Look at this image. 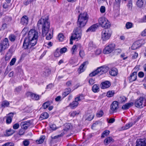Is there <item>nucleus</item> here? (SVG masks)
<instances>
[{"label":"nucleus","mask_w":146,"mask_h":146,"mask_svg":"<svg viewBox=\"0 0 146 146\" xmlns=\"http://www.w3.org/2000/svg\"><path fill=\"white\" fill-rule=\"evenodd\" d=\"M42 25V33L43 36H46V39L50 40L53 36L52 31L50 30V23L48 15H45L39 20L37 23L38 28L40 25Z\"/></svg>","instance_id":"f257e3e1"},{"label":"nucleus","mask_w":146,"mask_h":146,"mask_svg":"<svg viewBox=\"0 0 146 146\" xmlns=\"http://www.w3.org/2000/svg\"><path fill=\"white\" fill-rule=\"evenodd\" d=\"M88 15L87 13H80L78 16L77 25L78 27L81 28L84 26L88 21Z\"/></svg>","instance_id":"f03ea898"},{"label":"nucleus","mask_w":146,"mask_h":146,"mask_svg":"<svg viewBox=\"0 0 146 146\" xmlns=\"http://www.w3.org/2000/svg\"><path fill=\"white\" fill-rule=\"evenodd\" d=\"M108 70V67L102 66L98 68L96 70L92 72L89 74V76H90L93 77L98 74L99 75H101L106 73Z\"/></svg>","instance_id":"7ed1b4c3"},{"label":"nucleus","mask_w":146,"mask_h":146,"mask_svg":"<svg viewBox=\"0 0 146 146\" xmlns=\"http://www.w3.org/2000/svg\"><path fill=\"white\" fill-rule=\"evenodd\" d=\"M134 105L137 108H142L146 106V99L143 97H140L135 100Z\"/></svg>","instance_id":"20e7f679"},{"label":"nucleus","mask_w":146,"mask_h":146,"mask_svg":"<svg viewBox=\"0 0 146 146\" xmlns=\"http://www.w3.org/2000/svg\"><path fill=\"white\" fill-rule=\"evenodd\" d=\"M84 99V98L83 95L82 94L80 95L77 97L75 98L74 101L70 103L69 104L68 106L72 109H74L78 106L79 104L78 102L81 101Z\"/></svg>","instance_id":"39448f33"},{"label":"nucleus","mask_w":146,"mask_h":146,"mask_svg":"<svg viewBox=\"0 0 146 146\" xmlns=\"http://www.w3.org/2000/svg\"><path fill=\"white\" fill-rule=\"evenodd\" d=\"M82 34L81 29L80 28L77 27L74 30L71 36L74 38V40H78L80 39Z\"/></svg>","instance_id":"423d86ee"},{"label":"nucleus","mask_w":146,"mask_h":146,"mask_svg":"<svg viewBox=\"0 0 146 146\" xmlns=\"http://www.w3.org/2000/svg\"><path fill=\"white\" fill-rule=\"evenodd\" d=\"M111 31L108 29L104 30L102 33V38L103 40L106 41L109 39L111 35Z\"/></svg>","instance_id":"0eeeda50"},{"label":"nucleus","mask_w":146,"mask_h":146,"mask_svg":"<svg viewBox=\"0 0 146 146\" xmlns=\"http://www.w3.org/2000/svg\"><path fill=\"white\" fill-rule=\"evenodd\" d=\"M72 128V125L70 123H66L64 125V127L62 130V132L60 135L55 136L54 138L62 136L66 133L67 131L71 130Z\"/></svg>","instance_id":"6e6552de"},{"label":"nucleus","mask_w":146,"mask_h":146,"mask_svg":"<svg viewBox=\"0 0 146 146\" xmlns=\"http://www.w3.org/2000/svg\"><path fill=\"white\" fill-rule=\"evenodd\" d=\"M29 40L26 37L25 38L23 42V47L25 49L29 50V53L32 50L33 48L30 44Z\"/></svg>","instance_id":"1a4fd4ad"},{"label":"nucleus","mask_w":146,"mask_h":146,"mask_svg":"<svg viewBox=\"0 0 146 146\" xmlns=\"http://www.w3.org/2000/svg\"><path fill=\"white\" fill-rule=\"evenodd\" d=\"M115 45L114 44H111L106 46L104 50V54H108L111 52L115 48Z\"/></svg>","instance_id":"9d476101"},{"label":"nucleus","mask_w":146,"mask_h":146,"mask_svg":"<svg viewBox=\"0 0 146 146\" xmlns=\"http://www.w3.org/2000/svg\"><path fill=\"white\" fill-rule=\"evenodd\" d=\"M38 32L35 29H31L29 32L28 36L26 37L29 38L30 39L34 38L37 39L38 37Z\"/></svg>","instance_id":"9b49d317"},{"label":"nucleus","mask_w":146,"mask_h":146,"mask_svg":"<svg viewBox=\"0 0 146 146\" xmlns=\"http://www.w3.org/2000/svg\"><path fill=\"white\" fill-rule=\"evenodd\" d=\"M119 108L118 103L117 101H114L111 104L110 106V113H112L115 112Z\"/></svg>","instance_id":"f8f14e48"},{"label":"nucleus","mask_w":146,"mask_h":146,"mask_svg":"<svg viewBox=\"0 0 146 146\" xmlns=\"http://www.w3.org/2000/svg\"><path fill=\"white\" fill-rule=\"evenodd\" d=\"M9 46L8 40L7 38H5L0 44V52L2 51L3 49H5Z\"/></svg>","instance_id":"ddd939ff"},{"label":"nucleus","mask_w":146,"mask_h":146,"mask_svg":"<svg viewBox=\"0 0 146 146\" xmlns=\"http://www.w3.org/2000/svg\"><path fill=\"white\" fill-rule=\"evenodd\" d=\"M32 121L29 120L21 122L20 125L23 129L25 130L32 125Z\"/></svg>","instance_id":"4468645a"},{"label":"nucleus","mask_w":146,"mask_h":146,"mask_svg":"<svg viewBox=\"0 0 146 146\" xmlns=\"http://www.w3.org/2000/svg\"><path fill=\"white\" fill-rule=\"evenodd\" d=\"M135 146H146V138L137 140Z\"/></svg>","instance_id":"2eb2a0df"},{"label":"nucleus","mask_w":146,"mask_h":146,"mask_svg":"<svg viewBox=\"0 0 146 146\" xmlns=\"http://www.w3.org/2000/svg\"><path fill=\"white\" fill-rule=\"evenodd\" d=\"M111 86V83L108 81H106L102 82L101 84V88L102 89H104L108 88Z\"/></svg>","instance_id":"dca6fc26"},{"label":"nucleus","mask_w":146,"mask_h":146,"mask_svg":"<svg viewBox=\"0 0 146 146\" xmlns=\"http://www.w3.org/2000/svg\"><path fill=\"white\" fill-rule=\"evenodd\" d=\"M27 96H30L31 98L35 100H38L39 98V96L36 94H35L31 92H29L27 93Z\"/></svg>","instance_id":"f3484780"},{"label":"nucleus","mask_w":146,"mask_h":146,"mask_svg":"<svg viewBox=\"0 0 146 146\" xmlns=\"http://www.w3.org/2000/svg\"><path fill=\"white\" fill-rule=\"evenodd\" d=\"M137 74L136 72H133L128 78L130 82H131L135 81L137 79Z\"/></svg>","instance_id":"a211bd4d"},{"label":"nucleus","mask_w":146,"mask_h":146,"mask_svg":"<svg viewBox=\"0 0 146 146\" xmlns=\"http://www.w3.org/2000/svg\"><path fill=\"white\" fill-rule=\"evenodd\" d=\"M28 17L26 15H24L22 17L21 23L22 25H26L28 24Z\"/></svg>","instance_id":"6ab92c4d"},{"label":"nucleus","mask_w":146,"mask_h":146,"mask_svg":"<svg viewBox=\"0 0 146 146\" xmlns=\"http://www.w3.org/2000/svg\"><path fill=\"white\" fill-rule=\"evenodd\" d=\"M133 105L134 103L132 102L127 103L122 106L121 109L123 110H127L133 106Z\"/></svg>","instance_id":"aec40b11"},{"label":"nucleus","mask_w":146,"mask_h":146,"mask_svg":"<svg viewBox=\"0 0 146 146\" xmlns=\"http://www.w3.org/2000/svg\"><path fill=\"white\" fill-rule=\"evenodd\" d=\"M88 61H86L84 62L80 66L79 68H78V71L79 73H80L83 72L85 69L84 68L85 66L88 64Z\"/></svg>","instance_id":"412c9836"},{"label":"nucleus","mask_w":146,"mask_h":146,"mask_svg":"<svg viewBox=\"0 0 146 146\" xmlns=\"http://www.w3.org/2000/svg\"><path fill=\"white\" fill-rule=\"evenodd\" d=\"M13 116V113H9L7 117L6 122L7 124H9L11 123L12 121V118Z\"/></svg>","instance_id":"4be33fe9"},{"label":"nucleus","mask_w":146,"mask_h":146,"mask_svg":"<svg viewBox=\"0 0 146 146\" xmlns=\"http://www.w3.org/2000/svg\"><path fill=\"white\" fill-rule=\"evenodd\" d=\"M113 140L111 137H108L106 138L104 141V143L106 145H107L110 143L113 142Z\"/></svg>","instance_id":"5701e85b"},{"label":"nucleus","mask_w":146,"mask_h":146,"mask_svg":"<svg viewBox=\"0 0 146 146\" xmlns=\"http://www.w3.org/2000/svg\"><path fill=\"white\" fill-rule=\"evenodd\" d=\"M110 74L112 76H115L118 74V70L116 68H112L110 71Z\"/></svg>","instance_id":"b1692460"},{"label":"nucleus","mask_w":146,"mask_h":146,"mask_svg":"<svg viewBox=\"0 0 146 146\" xmlns=\"http://www.w3.org/2000/svg\"><path fill=\"white\" fill-rule=\"evenodd\" d=\"M51 70L48 68H45L43 72V75L46 77H48L50 73Z\"/></svg>","instance_id":"393cba45"},{"label":"nucleus","mask_w":146,"mask_h":146,"mask_svg":"<svg viewBox=\"0 0 146 146\" xmlns=\"http://www.w3.org/2000/svg\"><path fill=\"white\" fill-rule=\"evenodd\" d=\"M98 27V26L97 25H93L87 29L86 31V32L89 31L94 32L95 31Z\"/></svg>","instance_id":"a878e982"},{"label":"nucleus","mask_w":146,"mask_h":146,"mask_svg":"<svg viewBox=\"0 0 146 146\" xmlns=\"http://www.w3.org/2000/svg\"><path fill=\"white\" fill-rule=\"evenodd\" d=\"M107 20L104 17H102L99 18L98 22L99 24L101 26Z\"/></svg>","instance_id":"bb28decb"},{"label":"nucleus","mask_w":146,"mask_h":146,"mask_svg":"<svg viewBox=\"0 0 146 146\" xmlns=\"http://www.w3.org/2000/svg\"><path fill=\"white\" fill-rule=\"evenodd\" d=\"M27 39H29V42L31 44L33 47L36 44L37 42V39L32 38V39H30L29 38H27Z\"/></svg>","instance_id":"cd10ccee"},{"label":"nucleus","mask_w":146,"mask_h":146,"mask_svg":"<svg viewBox=\"0 0 146 146\" xmlns=\"http://www.w3.org/2000/svg\"><path fill=\"white\" fill-rule=\"evenodd\" d=\"M101 27H102L104 28L105 29H108L110 27V23L107 19V20L106 21V22H105L104 24H103Z\"/></svg>","instance_id":"c85d7f7f"},{"label":"nucleus","mask_w":146,"mask_h":146,"mask_svg":"<svg viewBox=\"0 0 146 146\" xmlns=\"http://www.w3.org/2000/svg\"><path fill=\"white\" fill-rule=\"evenodd\" d=\"M139 42H135L132 46L131 48L132 50H134L139 47Z\"/></svg>","instance_id":"c756f323"},{"label":"nucleus","mask_w":146,"mask_h":146,"mask_svg":"<svg viewBox=\"0 0 146 146\" xmlns=\"http://www.w3.org/2000/svg\"><path fill=\"white\" fill-rule=\"evenodd\" d=\"M92 90L94 92H96L99 90V86L97 84L94 85L92 87Z\"/></svg>","instance_id":"7c9ffc66"},{"label":"nucleus","mask_w":146,"mask_h":146,"mask_svg":"<svg viewBox=\"0 0 146 146\" xmlns=\"http://www.w3.org/2000/svg\"><path fill=\"white\" fill-rule=\"evenodd\" d=\"M134 124L132 122L126 124L125 126L123 127H122L123 130L127 129H129L130 127L132 126Z\"/></svg>","instance_id":"2f4dec72"},{"label":"nucleus","mask_w":146,"mask_h":146,"mask_svg":"<svg viewBox=\"0 0 146 146\" xmlns=\"http://www.w3.org/2000/svg\"><path fill=\"white\" fill-rule=\"evenodd\" d=\"M95 46L93 42H90L88 44V49L90 50H91L95 48Z\"/></svg>","instance_id":"473e14b6"},{"label":"nucleus","mask_w":146,"mask_h":146,"mask_svg":"<svg viewBox=\"0 0 146 146\" xmlns=\"http://www.w3.org/2000/svg\"><path fill=\"white\" fill-rule=\"evenodd\" d=\"M48 117V114L47 112H44L41 114L40 117L42 119H46Z\"/></svg>","instance_id":"72a5a7b5"},{"label":"nucleus","mask_w":146,"mask_h":146,"mask_svg":"<svg viewBox=\"0 0 146 146\" xmlns=\"http://www.w3.org/2000/svg\"><path fill=\"white\" fill-rule=\"evenodd\" d=\"M143 4V0H138L136 2V5L138 7H141Z\"/></svg>","instance_id":"f704fd0d"},{"label":"nucleus","mask_w":146,"mask_h":146,"mask_svg":"<svg viewBox=\"0 0 146 146\" xmlns=\"http://www.w3.org/2000/svg\"><path fill=\"white\" fill-rule=\"evenodd\" d=\"M71 91V89L70 88L65 89L64 92L63 94L64 97H66L70 93Z\"/></svg>","instance_id":"c9c22d12"},{"label":"nucleus","mask_w":146,"mask_h":146,"mask_svg":"<svg viewBox=\"0 0 146 146\" xmlns=\"http://www.w3.org/2000/svg\"><path fill=\"white\" fill-rule=\"evenodd\" d=\"M127 99L124 96L120 97L119 99V101L121 103L125 102L127 100Z\"/></svg>","instance_id":"e433bc0d"},{"label":"nucleus","mask_w":146,"mask_h":146,"mask_svg":"<svg viewBox=\"0 0 146 146\" xmlns=\"http://www.w3.org/2000/svg\"><path fill=\"white\" fill-rule=\"evenodd\" d=\"M9 102L5 100L2 102L1 106L2 107L4 108L6 107H7L9 105Z\"/></svg>","instance_id":"4c0bfd02"},{"label":"nucleus","mask_w":146,"mask_h":146,"mask_svg":"<svg viewBox=\"0 0 146 146\" xmlns=\"http://www.w3.org/2000/svg\"><path fill=\"white\" fill-rule=\"evenodd\" d=\"M77 45H74L73 46L71 49L72 53V54H75L77 50Z\"/></svg>","instance_id":"58836bf2"},{"label":"nucleus","mask_w":146,"mask_h":146,"mask_svg":"<svg viewBox=\"0 0 146 146\" xmlns=\"http://www.w3.org/2000/svg\"><path fill=\"white\" fill-rule=\"evenodd\" d=\"M60 52L59 48H57L54 53V56L56 57H59L60 56Z\"/></svg>","instance_id":"ea45409f"},{"label":"nucleus","mask_w":146,"mask_h":146,"mask_svg":"<svg viewBox=\"0 0 146 146\" xmlns=\"http://www.w3.org/2000/svg\"><path fill=\"white\" fill-rule=\"evenodd\" d=\"M110 131L108 130H106L104 131L102 133L101 137L102 138H104L105 136H108L110 133Z\"/></svg>","instance_id":"a19ab883"},{"label":"nucleus","mask_w":146,"mask_h":146,"mask_svg":"<svg viewBox=\"0 0 146 146\" xmlns=\"http://www.w3.org/2000/svg\"><path fill=\"white\" fill-rule=\"evenodd\" d=\"M133 24L130 22H127L125 24V27L127 29L131 28L133 27Z\"/></svg>","instance_id":"79ce46f5"},{"label":"nucleus","mask_w":146,"mask_h":146,"mask_svg":"<svg viewBox=\"0 0 146 146\" xmlns=\"http://www.w3.org/2000/svg\"><path fill=\"white\" fill-rule=\"evenodd\" d=\"M22 90V86H18L15 88L14 92L16 93H19Z\"/></svg>","instance_id":"37998d69"},{"label":"nucleus","mask_w":146,"mask_h":146,"mask_svg":"<svg viewBox=\"0 0 146 146\" xmlns=\"http://www.w3.org/2000/svg\"><path fill=\"white\" fill-rule=\"evenodd\" d=\"M11 57V54L10 53H7L6 55L5 59L6 61L9 60Z\"/></svg>","instance_id":"c03bdc74"},{"label":"nucleus","mask_w":146,"mask_h":146,"mask_svg":"<svg viewBox=\"0 0 146 146\" xmlns=\"http://www.w3.org/2000/svg\"><path fill=\"white\" fill-rule=\"evenodd\" d=\"M120 3L115 2L114 3V8L117 10L119 9L120 6Z\"/></svg>","instance_id":"a18cd8bd"},{"label":"nucleus","mask_w":146,"mask_h":146,"mask_svg":"<svg viewBox=\"0 0 146 146\" xmlns=\"http://www.w3.org/2000/svg\"><path fill=\"white\" fill-rule=\"evenodd\" d=\"M59 40L60 41H62L64 38V36L62 33L59 34L58 36Z\"/></svg>","instance_id":"49530a36"},{"label":"nucleus","mask_w":146,"mask_h":146,"mask_svg":"<svg viewBox=\"0 0 146 146\" xmlns=\"http://www.w3.org/2000/svg\"><path fill=\"white\" fill-rule=\"evenodd\" d=\"M114 94V91H109L107 92V96L108 97H110L113 96Z\"/></svg>","instance_id":"de8ad7c7"},{"label":"nucleus","mask_w":146,"mask_h":146,"mask_svg":"<svg viewBox=\"0 0 146 146\" xmlns=\"http://www.w3.org/2000/svg\"><path fill=\"white\" fill-rule=\"evenodd\" d=\"M34 0H25L24 1V4L25 5H27L30 3H31L33 2Z\"/></svg>","instance_id":"09e8293b"},{"label":"nucleus","mask_w":146,"mask_h":146,"mask_svg":"<svg viewBox=\"0 0 146 146\" xmlns=\"http://www.w3.org/2000/svg\"><path fill=\"white\" fill-rule=\"evenodd\" d=\"M45 138V136L44 135L41 136L39 140L38 141V143L41 144L44 141Z\"/></svg>","instance_id":"8fccbe9b"},{"label":"nucleus","mask_w":146,"mask_h":146,"mask_svg":"<svg viewBox=\"0 0 146 146\" xmlns=\"http://www.w3.org/2000/svg\"><path fill=\"white\" fill-rule=\"evenodd\" d=\"M127 6L129 9H132V2L131 0L129 1Z\"/></svg>","instance_id":"3c124183"},{"label":"nucleus","mask_w":146,"mask_h":146,"mask_svg":"<svg viewBox=\"0 0 146 146\" xmlns=\"http://www.w3.org/2000/svg\"><path fill=\"white\" fill-rule=\"evenodd\" d=\"M50 104L49 102H46L44 103L42 105L43 108L45 109L47 108L49 106Z\"/></svg>","instance_id":"603ef678"},{"label":"nucleus","mask_w":146,"mask_h":146,"mask_svg":"<svg viewBox=\"0 0 146 146\" xmlns=\"http://www.w3.org/2000/svg\"><path fill=\"white\" fill-rule=\"evenodd\" d=\"M16 38L15 36L13 35H11L9 36V38L11 41H15Z\"/></svg>","instance_id":"864d4df0"},{"label":"nucleus","mask_w":146,"mask_h":146,"mask_svg":"<svg viewBox=\"0 0 146 146\" xmlns=\"http://www.w3.org/2000/svg\"><path fill=\"white\" fill-rule=\"evenodd\" d=\"M104 114V113L102 110H100L96 114V116L98 117H102Z\"/></svg>","instance_id":"5fc2aeb1"},{"label":"nucleus","mask_w":146,"mask_h":146,"mask_svg":"<svg viewBox=\"0 0 146 146\" xmlns=\"http://www.w3.org/2000/svg\"><path fill=\"white\" fill-rule=\"evenodd\" d=\"M139 22L140 23L146 22V15L145 16L139 19Z\"/></svg>","instance_id":"6e6d98bb"},{"label":"nucleus","mask_w":146,"mask_h":146,"mask_svg":"<svg viewBox=\"0 0 146 146\" xmlns=\"http://www.w3.org/2000/svg\"><path fill=\"white\" fill-rule=\"evenodd\" d=\"M67 51V48L65 47H64L61 48L59 50L61 54H62L65 53Z\"/></svg>","instance_id":"4d7b16f0"},{"label":"nucleus","mask_w":146,"mask_h":146,"mask_svg":"<svg viewBox=\"0 0 146 146\" xmlns=\"http://www.w3.org/2000/svg\"><path fill=\"white\" fill-rule=\"evenodd\" d=\"M14 133L13 131L12 130L10 129L7 131V134L8 136L12 135Z\"/></svg>","instance_id":"13d9d810"},{"label":"nucleus","mask_w":146,"mask_h":146,"mask_svg":"<svg viewBox=\"0 0 146 146\" xmlns=\"http://www.w3.org/2000/svg\"><path fill=\"white\" fill-rule=\"evenodd\" d=\"M94 116V114H91L86 119L89 121H91L93 119Z\"/></svg>","instance_id":"bf43d9fd"},{"label":"nucleus","mask_w":146,"mask_h":146,"mask_svg":"<svg viewBox=\"0 0 146 146\" xmlns=\"http://www.w3.org/2000/svg\"><path fill=\"white\" fill-rule=\"evenodd\" d=\"M14 144L11 142H7L3 145L2 146H14Z\"/></svg>","instance_id":"052dcab7"},{"label":"nucleus","mask_w":146,"mask_h":146,"mask_svg":"<svg viewBox=\"0 0 146 146\" xmlns=\"http://www.w3.org/2000/svg\"><path fill=\"white\" fill-rule=\"evenodd\" d=\"M16 60V59L15 58H13L11 60L10 62V65L11 66H12L15 63Z\"/></svg>","instance_id":"680f3d73"},{"label":"nucleus","mask_w":146,"mask_h":146,"mask_svg":"<svg viewBox=\"0 0 146 146\" xmlns=\"http://www.w3.org/2000/svg\"><path fill=\"white\" fill-rule=\"evenodd\" d=\"M23 145L25 146H27L29 144V141L27 140H25L23 141Z\"/></svg>","instance_id":"e2e57ef3"},{"label":"nucleus","mask_w":146,"mask_h":146,"mask_svg":"<svg viewBox=\"0 0 146 146\" xmlns=\"http://www.w3.org/2000/svg\"><path fill=\"white\" fill-rule=\"evenodd\" d=\"M106 10L105 7L104 6H102L100 9V11L101 13H104L105 12Z\"/></svg>","instance_id":"0e129e2a"},{"label":"nucleus","mask_w":146,"mask_h":146,"mask_svg":"<svg viewBox=\"0 0 146 146\" xmlns=\"http://www.w3.org/2000/svg\"><path fill=\"white\" fill-rule=\"evenodd\" d=\"M132 55L133 59H135L137 57L138 54L136 52H135L133 54H132Z\"/></svg>","instance_id":"69168bd1"},{"label":"nucleus","mask_w":146,"mask_h":146,"mask_svg":"<svg viewBox=\"0 0 146 146\" xmlns=\"http://www.w3.org/2000/svg\"><path fill=\"white\" fill-rule=\"evenodd\" d=\"M144 74L143 72H140L138 74V76L140 78H143L144 76Z\"/></svg>","instance_id":"338daca9"},{"label":"nucleus","mask_w":146,"mask_h":146,"mask_svg":"<svg viewBox=\"0 0 146 146\" xmlns=\"http://www.w3.org/2000/svg\"><path fill=\"white\" fill-rule=\"evenodd\" d=\"M141 35L143 36H146V28L141 33Z\"/></svg>","instance_id":"774afa93"}]
</instances>
